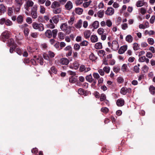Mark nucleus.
I'll list each match as a JSON object with an SVG mask.
<instances>
[{
    "instance_id": "nucleus-1",
    "label": "nucleus",
    "mask_w": 155,
    "mask_h": 155,
    "mask_svg": "<svg viewBox=\"0 0 155 155\" xmlns=\"http://www.w3.org/2000/svg\"><path fill=\"white\" fill-rule=\"evenodd\" d=\"M58 32V31L57 29H54L52 31L48 29L45 32V35L46 37L48 38H51L52 35L53 38H54L56 37Z\"/></svg>"
},
{
    "instance_id": "nucleus-2",
    "label": "nucleus",
    "mask_w": 155,
    "mask_h": 155,
    "mask_svg": "<svg viewBox=\"0 0 155 155\" xmlns=\"http://www.w3.org/2000/svg\"><path fill=\"white\" fill-rule=\"evenodd\" d=\"M60 28L66 34H69L71 33V28L70 26H68V25L66 23L62 24Z\"/></svg>"
},
{
    "instance_id": "nucleus-3",
    "label": "nucleus",
    "mask_w": 155,
    "mask_h": 155,
    "mask_svg": "<svg viewBox=\"0 0 155 155\" xmlns=\"http://www.w3.org/2000/svg\"><path fill=\"white\" fill-rule=\"evenodd\" d=\"M10 36V32L8 31L3 32L0 37L1 40L5 42Z\"/></svg>"
},
{
    "instance_id": "nucleus-4",
    "label": "nucleus",
    "mask_w": 155,
    "mask_h": 155,
    "mask_svg": "<svg viewBox=\"0 0 155 155\" xmlns=\"http://www.w3.org/2000/svg\"><path fill=\"white\" fill-rule=\"evenodd\" d=\"M37 8V5H35L31 9V14L32 18L36 19L38 17Z\"/></svg>"
},
{
    "instance_id": "nucleus-5",
    "label": "nucleus",
    "mask_w": 155,
    "mask_h": 155,
    "mask_svg": "<svg viewBox=\"0 0 155 155\" xmlns=\"http://www.w3.org/2000/svg\"><path fill=\"white\" fill-rule=\"evenodd\" d=\"M32 25L34 29L38 30L39 31H42L44 30V26L42 24H38L35 22H34L32 23Z\"/></svg>"
},
{
    "instance_id": "nucleus-6",
    "label": "nucleus",
    "mask_w": 155,
    "mask_h": 155,
    "mask_svg": "<svg viewBox=\"0 0 155 155\" xmlns=\"http://www.w3.org/2000/svg\"><path fill=\"white\" fill-rule=\"evenodd\" d=\"M132 90L130 88H127L125 87H123L121 89L120 93L123 95H125L127 93H131Z\"/></svg>"
},
{
    "instance_id": "nucleus-7",
    "label": "nucleus",
    "mask_w": 155,
    "mask_h": 155,
    "mask_svg": "<svg viewBox=\"0 0 155 155\" xmlns=\"http://www.w3.org/2000/svg\"><path fill=\"white\" fill-rule=\"evenodd\" d=\"M119 48V45L117 41H114L112 44V49L114 51H117Z\"/></svg>"
},
{
    "instance_id": "nucleus-8",
    "label": "nucleus",
    "mask_w": 155,
    "mask_h": 155,
    "mask_svg": "<svg viewBox=\"0 0 155 155\" xmlns=\"http://www.w3.org/2000/svg\"><path fill=\"white\" fill-rule=\"evenodd\" d=\"M65 9L70 11L71 9L73 7V5L71 1H68L64 5Z\"/></svg>"
},
{
    "instance_id": "nucleus-9",
    "label": "nucleus",
    "mask_w": 155,
    "mask_h": 155,
    "mask_svg": "<svg viewBox=\"0 0 155 155\" xmlns=\"http://www.w3.org/2000/svg\"><path fill=\"white\" fill-rule=\"evenodd\" d=\"M69 62V60L66 58H62L59 61V63L61 65H67Z\"/></svg>"
},
{
    "instance_id": "nucleus-10",
    "label": "nucleus",
    "mask_w": 155,
    "mask_h": 155,
    "mask_svg": "<svg viewBox=\"0 0 155 155\" xmlns=\"http://www.w3.org/2000/svg\"><path fill=\"white\" fill-rule=\"evenodd\" d=\"M91 70V68L90 67H86L83 65H81L79 68V70L80 72H87Z\"/></svg>"
},
{
    "instance_id": "nucleus-11",
    "label": "nucleus",
    "mask_w": 155,
    "mask_h": 155,
    "mask_svg": "<svg viewBox=\"0 0 155 155\" xmlns=\"http://www.w3.org/2000/svg\"><path fill=\"white\" fill-rule=\"evenodd\" d=\"M127 45H124L121 46L118 51V53L120 54H123L127 49Z\"/></svg>"
},
{
    "instance_id": "nucleus-12",
    "label": "nucleus",
    "mask_w": 155,
    "mask_h": 155,
    "mask_svg": "<svg viewBox=\"0 0 155 155\" xmlns=\"http://www.w3.org/2000/svg\"><path fill=\"white\" fill-rule=\"evenodd\" d=\"M114 9L112 7H108L105 11V14L107 15H111L114 14Z\"/></svg>"
},
{
    "instance_id": "nucleus-13",
    "label": "nucleus",
    "mask_w": 155,
    "mask_h": 155,
    "mask_svg": "<svg viewBox=\"0 0 155 155\" xmlns=\"http://www.w3.org/2000/svg\"><path fill=\"white\" fill-rule=\"evenodd\" d=\"M60 6V4L58 2L55 1L52 3L51 4V8L54 9L59 7Z\"/></svg>"
},
{
    "instance_id": "nucleus-14",
    "label": "nucleus",
    "mask_w": 155,
    "mask_h": 155,
    "mask_svg": "<svg viewBox=\"0 0 155 155\" xmlns=\"http://www.w3.org/2000/svg\"><path fill=\"white\" fill-rule=\"evenodd\" d=\"M116 103L117 106H122L124 104V101L123 99H119L117 101Z\"/></svg>"
},
{
    "instance_id": "nucleus-15",
    "label": "nucleus",
    "mask_w": 155,
    "mask_h": 155,
    "mask_svg": "<svg viewBox=\"0 0 155 155\" xmlns=\"http://www.w3.org/2000/svg\"><path fill=\"white\" fill-rule=\"evenodd\" d=\"M36 60L37 61V63H39L41 65L43 64L44 60L41 57H38L37 58H36Z\"/></svg>"
},
{
    "instance_id": "nucleus-16",
    "label": "nucleus",
    "mask_w": 155,
    "mask_h": 155,
    "mask_svg": "<svg viewBox=\"0 0 155 155\" xmlns=\"http://www.w3.org/2000/svg\"><path fill=\"white\" fill-rule=\"evenodd\" d=\"M82 21L81 19L79 20L77 23L74 24L75 27L77 28H80L82 26Z\"/></svg>"
},
{
    "instance_id": "nucleus-17",
    "label": "nucleus",
    "mask_w": 155,
    "mask_h": 155,
    "mask_svg": "<svg viewBox=\"0 0 155 155\" xmlns=\"http://www.w3.org/2000/svg\"><path fill=\"white\" fill-rule=\"evenodd\" d=\"M91 32L90 30H86L84 33V37L85 38L87 39L89 38L91 34Z\"/></svg>"
},
{
    "instance_id": "nucleus-18",
    "label": "nucleus",
    "mask_w": 155,
    "mask_h": 155,
    "mask_svg": "<svg viewBox=\"0 0 155 155\" xmlns=\"http://www.w3.org/2000/svg\"><path fill=\"white\" fill-rule=\"evenodd\" d=\"M8 46H16V45L14 43V40L12 38H11L8 40Z\"/></svg>"
},
{
    "instance_id": "nucleus-19",
    "label": "nucleus",
    "mask_w": 155,
    "mask_h": 155,
    "mask_svg": "<svg viewBox=\"0 0 155 155\" xmlns=\"http://www.w3.org/2000/svg\"><path fill=\"white\" fill-rule=\"evenodd\" d=\"M98 38L96 35H92L91 37V40L93 43H95L98 41Z\"/></svg>"
},
{
    "instance_id": "nucleus-20",
    "label": "nucleus",
    "mask_w": 155,
    "mask_h": 155,
    "mask_svg": "<svg viewBox=\"0 0 155 155\" xmlns=\"http://www.w3.org/2000/svg\"><path fill=\"white\" fill-rule=\"evenodd\" d=\"M61 8L58 7L54 8L53 9V12L55 14H58L61 13Z\"/></svg>"
},
{
    "instance_id": "nucleus-21",
    "label": "nucleus",
    "mask_w": 155,
    "mask_h": 155,
    "mask_svg": "<svg viewBox=\"0 0 155 155\" xmlns=\"http://www.w3.org/2000/svg\"><path fill=\"white\" fill-rule=\"evenodd\" d=\"M23 4L22 0H15V6L21 7Z\"/></svg>"
},
{
    "instance_id": "nucleus-22",
    "label": "nucleus",
    "mask_w": 155,
    "mask_h": 155,
    "mask_svg": "<svg viewBox=\"0 0 155 155\" xmlns=\"http://www.w3.org/2000/svg\"><path fill=\"white\" fill-rule=\"evenodd\" d=\"M125 40L127 41L130 43L132 42L133 38L130 35H128L126 37Z\"/></svg>"
},
{
    "instance_id": "nucleus-23",
    "label": "nucleus",
    "mask_w": 155,
    "mask_h": 155,
    "mask_svg": "<svg viewBox=\"0 0 155 155\" xmlns=\"http://www.w3.org/2000/svg\"><path fill=\"white\" fill-rule=\"evenodd\" d=\"M14 7V6H12V7L8 8V14L9 16L12 15L14 11L13 8Z\"/></svg>"
},
{
    "instance_id": "nucleus-24",
    "label": "nucleus",
    "mask_w": 155,
    "mask_h": 155,
    "mask_svg": "<svg viewBox=\"0 0 155 155\" xmlns=\"http://www.w3.org/2000/svg\"><path fill=\"white\" fill-rule=\"evenodd\" d=\"M83 12V9L80 8H76L75 9V12L78 15H81Z\"/></svg>"
},
{
    "instance_id": "nucleus-25",
    "label": "nucleus",
    "mask_w": 155,
    "mask_h": 155,
    "mask_svg": "<svg viewBox=\"0 0 155 155\" xmlns=\"http://www.w3.org/2000/svg\"><path fill=\"white\" fill-rule=\"evenodd\" d=\"M39 33L37 32H31L30 33V36L33 38H36L38 37Z\"/></svg>"
},
{
    "instance_id": "nucleus-26",
    "label": "nucleus",
    "mask_w": 155,
    "mask_h": 155,
    "mask_svg": "<svg viewBox=\"0 0 155 155\" xmlns=\"http://www.w3.org/2000/svg\"><path fill=\"white\" fill-rule=\"evenodd\" d=\"M16 21L18 24H21L23 21V17L20 15L18 16L17 18Z\"/></svg>"
},
{
    "instance_id": "nucleus-27",
    "label": "nucleus",
    "mask_w": 155,
    "mask_h": 155,
    "mask_svg": "<svg viewBox=\"0 0 155 155\" xmlns=\"http://www.w3.org/2000/svg\"><path fill=\"white\" fill-rule=\"evenodd\" d=\"M93 79L91 74L87 75L86 77V81L90 83H92V81Z\"/></svg>"
},
{
    "instance_id": "nucleus-28",
    "label": "nucleus",
    "mask_w": 155,
    "mask_h": 155,
    "mask_svg": "<svg viewBox=\"0 0 155 155\" xmlns=\"http://www.w3.org/2000/svg\"><path fill=\"white\" fill-rule=\"evenodd\" d=\"M104 10H100L97 12V16L100 18H103L104 15Z\"/></svg>"
},
{
    "instance_id": "nucleus-29",
    "label": "nucleus",
    "mask_w": 155,
    "mask_h": 155,
    "mask_svg": "<svg viewBox=\"0 0 155 155\" xmlns=\"http://www.w3.org/2000/svg\"><path fill=\"white\" fill-rule=\"evenodd\" d=\"M149 90L151 94L154 95L155 93V87L153 85H150L149 87Z\"/></svg>"
},
{
    "instance_id": "nucleus-30",
    "label": "nucleus",
    "mask_w": 155,
    "mask_h": 155,
    "mask_svg": "<svg viewBox=\"0 0 155 155\" xmlns=\"http://www.w3.org/2000/svg\"><path fill=\"white\" fill-rule=\"evenodd\" d=\"M144 2L143 1L139 0L137 2L136 5L138 7H141L144 5Z\"/></svg>"
},
{
    "instance_id": "nucleus-31",
    "label": "nucleus",
    "mask_w": 155,
    "mask_h": 155,
    "mask_svg": "<svg viewBox=\"0 0 155 155\" xmlns=\"http://www.w3.org/2000/svg\"><path fill=\"white\" fill-rule=\"evenodd\" d=\"M25 5L28 7H31L33 6L34 5V2L31 0H28L27 1Z\"/></svg>"
},
{
    "instance_id": "nucleus-32",
    "label": "nucleus",
    "mask_w": 155,
    "mask_h": 155,
    "mask_svg": "<svg viewBox=\"0 0 155 155\" xmlns=\"http://www.w3.org/2000/svg\"><path fill=\"white\" fill-rule=\"evenodd\" d=\"M15 51L18 54L20 55H21L23 54V51L22 50L19 48H16Z\"/></svg>"
},
{
    "instance_id": "nucleus-33",
    "label": "nucleus",
    "mask_w": 155,
    "mask_h": 155,
    "mask_svg": "<svg viewBox=\"0 0 155 155\" xmlns=\"http://www.w3.org/2000/svg\"><path fill=\"white\" fill-rule=\"evenodd\" d=\"M6 8L5 6L3 4L0 5V11L4 13L6 11Z\"/></svg>"
},
{
    "instance_id": "nucleus-34",
    "label": "nucleus",
    "mask_w": 155,
    "mask_h": 155,
    "mask_svg": "<svg viewBox=\"0 0 155 155\" xmlns=\"http://www.w3.org/2000/svg\"><path fill=\"white\" fill-rule=\"evenodd\" d=\"M77 81L76 78L75 77H74L73 76H71L70 78H69V81L71 83H74Z\"/></svg>"
},
{
    "instance_id": "nucleus-35",
    "label": "nucleus",
    "mask_w": 155,
    "mask_h": 155,
    "mask_svg": "<svg viewBox=\"0 0 155 155\" xmlns=\"http://www.w3.org/2000/svg\"><path fill=\"white\" fill-rule=\"evenodd\" d=\"M89 58L92 61H95L97 59V57H96L93 53H91L89 56Z\"/></svg>"
},
{
    "instance_id": "nucleus-36",
    "label": "nucleus",
    "mask_w": 155,
    "mask_h": 155,
    "mask_svg": "<svg viewBox=\"0 0 155 155\" xmlns=\"http://www.w3.org/2000/svg\"><path fill=\"white\" fill-rule=\"evenodd\" d=\"M94 47L97 49H101L102 48V45L101 43L98 42L96 43L94 46Z\"/></svg>"
},
{
    "instance_id": "nucleus-37",
    "label": "nucleus",
    "mask_w": 155,
    "mask_h": 155,
    "mask_svg": "<svg viewBox=\"0 0 155 155\" xmlns=\"http://www.w3.org/2000/svg\"><path fill=\"white\" fill-rule=\"evenodd\" d=\"M92 26L94 29L97 28L99 26V22L97 21H94L92 24Z\"/></svg>"
},
{
    "instance_id": "nucleus-38",
    "label": "nucleus",
    "mask_w": 155,
    "mask_h": 155,
    "mask_svg": "<svg viewBox=\"0 0 155 155\" xmlns=\"http://www.w3.org/2000/svg\"><path fill=\"white\" fill-rule=\"evenodd\" d=\"M5 25L7 26H11L13 25L12 21L9 19L5 20Z\"/></svg>"
},
{
    "instance_id": "nucleus-39",
    "label": "nucleus",
    "mask_w": 155,
    "mask_h": 155,
    "mask_svg": "<svg viewBox=\"0 0 155 155\" xmlns=\"http://www.w3.org/2000/svg\"><path fill=\"white\" fill-rule=\"evenodd\" d=\"M133 48L134 51H137L139 49L140 47L138 44L135 43L133 44Z\"/></svg>"
},
{
    "instance_id": "nucleus-40",
    "label": "nucleus",
    "mask_w": 155,
    "mask_h": 155,
    "mask_svg": "<svg viewBox=\"0 0 155 155\" xmlns=\"http://www.w3.org/2000/svg\"><path fill=\"white\" fill-rule=\"evenodd\" d=\"M103 69L104 72L108 74L110 72V68L109 66H105L103 68Z\"/></svg>"
},
{
    "instance_id": "nucleus-41",
    "label": "nucleus",
    "mask_w": 155,
    "mask_h": 155,
    "mask_svg": "<svg viewBox=\"0 0 155 155\" xmlns=\"http://www.w3.org/2000/svg\"><path fill=\"white\" fill-rule=\"evenodd\" d=\"M45 8L42 5H40V12L42 14H44L45 12Z\"/></svg>"
},
{
    "instance_id": "nucleus-42",
    "label": "nucleus",
    "mask_w": 155,
    "mask_h": 155,
    "mask_svg": "<svg viewBox=\"0 0 155 155\" xmlns=\"http://www.w3.org/2000/svg\"><path fill=\"white\" fill-rule=\"evenodd\" d=\"M100 97V101H104L106 99V97L105 94L103 93L101 94Z\"/></svg>"
},
{
    "instance_id": "nucleus-43",
    "label": "nucleus",
    "mask_w": 155,
    "mask_h": 155,
    "mask_svg": "<svg viewBox=\"0 0 155 155\" xmlns=\"http://www.w3.org/2000/svg\"><path fill=\"white\" fill-rule=\"evenodd\" d=\"M58 37L59 39L61 40L64 39V33L62 32H60L58 33Z\"/></svg>"
},
{
    "instance_id": "nucleus-44",
    "label": "nucleus",
    "mask_w": 155,
    "mask_h": 155,
    "mask_svg": "<svg viewBox=\"0 0 155 155\" xmlns=\"http://www.w3.org/2000/svg\"><path fill=\"white\" fill-rule=\"evenodd\" d=\"M29 30L28 28H25L24 30V33L25 36H27L29 34Z\"/></svg>"
},
{
    "instance_id": "nucleus-45",
    "label": "nucleus",
    "mask_w": 155,
    "mask_h": 155,
    "mask_svg": "<svg viewBox=\"0 0 155 155\" xmlns=\"http://www.w3.org/2000/svg\"><path fill=\"white\" fill-rule=\"evenodd\" d=\"M80 45L78 44H75L74 46V49L76 51H78L80 48Z\"/></svg>"
},
{
    "instance_id": "nucleus-46",
    "label": "nucleus",
    "mask_w": 155,
    "mask_h": 155,
    "mask_svg": "<svg viewBox=\"0 0 155 155\" xmlns=\"http://www.w3.org/2000/svg\"><path fill=\"white\" fill-rule=\"evenodd\" d=\"M147 42L149 44L152 45L154 43V41L153 38H149L147 39Z\"/></svg>"
},
{
    "instance_id": "nucleus-47",
    "label": "nucleus",
    "mask_w": 155,
    "mask_h": 155,
    "mask_svg": "<svg viewBox=\"0 0 155 155\" xmlns=\"http://www.w3.org/2000/svg\"><path fill=\"white\" fill-rule=\"evenodd\" d=\"M27 49L29 52L30 53H33L35 51L36 49L32 48L30 46H28L27 47Z\"/></svg>"
},
{
    "instance_id": "nucleus-48",
    "label": "nucleus",
    "mask_w": 155,
    "mask_h": 155,
    "mask_svg": "<svg viewBox=\"0 0 155 155\" xmlns=\"http://www.w3.org/2000/svg\"><path fill=\"white\" fill-rule=\"evenodd\" d=\"M97 33L100 35H102L104 32V31L102 28H100L97 30Z\"/></svg>"
},
{
    "instance_id": "nucleus-49",
    "label": "nucleus",
    "mask_w": 155,
    "mask_h": 155,
    "mask_svg": "<svg viewBox=\"0 0 155 155\" xmlns=\"http://www.w3.org/2000/svg\"><path fill=\"white\" fill-rule=\"evenodd\" d=\"M52 20L53 21L54 23L55 24L57 23L59 20L58 18L56 16H54L52 18Z\"/></svg>"
},
{
    "instance_id": "nucleus-50",
    "label": "nucleus",
    "mask_w": 155,
    "mask_h": 155,
    "mask_svg": "<svg viewBox=\"0 0 155 155\" xmlns=\"http://www.w3.org/2000/svg\"><path fill=\"white\" fill-rule=\"evenodd\" d=\"M120 68L118 66H114L113 68V71L116 73H117L120 71Z\"/></svg>"
},
{
    "instance_id": "nucleus-51",
    "label": "nucleus",
    "mask_w": 155,
    "mask_h": 155,
    "mask_svg": "<svg viewBox=\"0 0 155 155\" xmlns=\"http://www.w3.org/2000/svg\"><path fill=\"white\" fill-rule=\"evenodd\" d=\"M21 7L20 6H14V7L13 8L14 11L16 12H19L20 10Z\"/></svg>"
},
{
    "instance_id": "nucleus-52",
    "label": "nucleus",
    "mask_w": 155,
    "mask_h": 155,
    "mask_svg": "<svg viewBox=\"0 0 155 155\" xmlns=\"http://www.w3.org/2000/svg\"><path fill=\"white\" fill-rule=\"evenodd\" d=\"M48 54L50 58L54 57L55 55L54 53L53 52L51 51H48Z\"/></svg>"
},
{
    "instance_id": "nucleus-53",
    "label": "nucleus",
    "mask_w": 155,
    "mask_h": 155,
    "mask_svg": "<svg viewBox=\"0 0 155 155\" xmlns=\"http://www.w3.org/2000/svg\"><path fill=\"white\" fill-rule=\"evenodd\" d=\"M88 45V42L84 40L80 43V45L81 46H87Z\"/></svg>"
},
{
    "instance_id": "nucleus-54",
    "label": "nucleus",
    "mask_w": 155,
    "mask_h": 155,
    "mask_svg": "<svg viewBox=\"0 0 155 155\" xmlns=\"http://www.w3.org/2000/svg\"><path fill=\"white\" fill-rule=\"evenodd\" d=\"M74 21V17H71L70 20L68 21V23L71 25H73Z\"/></svg>"
},
{
    "instance_id": "nucleus-55",
    "label": "nucleus",
    "mask_w": 155,
    "mask_h": 155,
    "mask_svg": "<svg viewBox=\"0 0 155 155\" xmlns=\"http://www.w3.org/2000/svg\"><path fill=\"white\" fill-rule=\"evenodd\" d=\"M93 75L94 78L96 79H98L100 77L99 74L97 73L94 72Z\"/></svg>"
},
{
    "instance_id": "nucleus-56",
    "label": "nucleus",
    "mask_w": 155,
    "mask_h": 155,
    "mask_svg": "<svg viewBox=\"0 0 155 155\" xmlns=\"http://www.w3.org/2000/svg\"><path fill=\"white\" fill-rule=\"evenodd\" d=\"M117 81L119 84H121L124 81V79L121 77H119L117 78Z\"/></svg>"
},
{
    "instance_id": "nucleus-57",
    "label": "nucleus",
    "mask_w": 155,
    "mask_h": 155,
    "mask_svg": "<svg viewBox=\"0 0 155 155\" xmlns=\"http://www.w3.org/2000/svg\"><path fill=\"white\" fill-rule=\"evenodd\" d=\"M109 110L106 107H102L101 109V111L103 113H107L108 111Z\"/></svg>"
},
{
    "instance_id": "nucleus-58",
    "label": "nucleus",
    "mask_w": 155,
    "mask_h": 155,
    "mask_svg": "<svg viewBox=\"0 0 155 155\" xmlns=\"http://www.w3.org/2000/svg\"><path fill=\"white\" fill-rule=\"evenodd\" d=\"M106 23L107 25L109 27H110L112 25V22L110 20H107Z\"/></svg>"
},
{
    "instance_id": "nucleus-59",
    "label": "nucleus",
    "mask_w": 155,
    "mask_h": 155,
    "mask_svg": "<svg viewBox=\"0 0 155 155\" xmlns=\"http://www.w3.org/2000/svg\"><path fill=\"white\" fill-rule=\"evenodd\" d=\"M83 2V0H76L75 3L77 6L79 5L82 4Z\"/></svg>"
},
{
    "instance_id": "nucleus-60",
    "label": "nucleus",
    "mask_w": 155,
    "mask_h": 155,
    "mask_svg": "<svg viewBox=\"0 0 155 155\" xmlns=\"http://www.w3.org/2000/svg\"><path fill=\"white\" fill-rule=\"evenodd\" d=\"M140 12L142 15H144L146 12V10L143 8H141L140 9Z\"/></svg>"
},
{
    "instance_id": "nucleus-61",
    "label": "nucleus",
    "mask_w": 155,
    "mask_h": 155,
    "mask_svg": "<svg viewBox=\"0 0 155 155\" xmlns=\"http://www.w3.org/2000/svg\"><path fill=\"white\" fill-rule=\"evenodd\" d=\"M134 70L136 73H138L140 71L139 68L137 65L134 66Z\"/></svg>"
},
{
    "instance_id": "nucleus-62",
    "label": "nucleus",
    "mask_w": 155,
    "mask_h": 155,
    "mask_svg": "<svg viewBox=\"0 0 155 155\" xmlns=\"http://www.w3.org/2000/svg\"><path fill=\"white\" fill-rule=\"evenodd\" d=\"M16 46H13L10 48L9 51L10 53H12L15 51Z\"/></svg>"
},
{
    "instance_id": "nucleus-63",
    "label": "nucleus",
    "mask_w": 155,
    "mask_h": 155,
    "mask_svg": "<svg viewBox=\"0 0 155 155\" xmlns=\"http://www.w3.org/2000/svg\"><path fill=\"white\" fill-rule=\"evenodd\" d=\"M74 66L75 67V69H77L78 68L79 66V63L77 61H75L73 63Z\"/></svg>"
},
{
    "instance_id": "nucleus-64",
    "label": "nucleus",
    "mask_w": 155,
    "mask_h": 155,
    "mask_svg": "<svg viewBox=\"0 0 155 155\" xmlns=\"http://www.w3.org/2000/svg\"><path fill=\"white\" fill-rule=\"evenodd\" d=\"M127 68V65L126 64H124L122 66L121 68L122 70L124 72L126 71Z\"/></svg>"
}]
</instances>
